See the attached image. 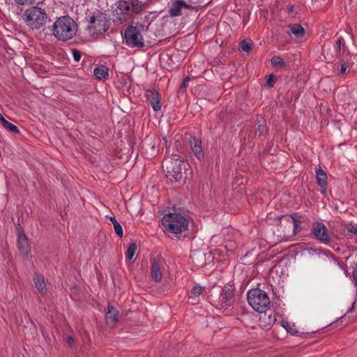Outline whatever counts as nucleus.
<instances>
[{
  "label": "nucleus",
  "mask_w": 357,
  "mask_h": 357,
  "mask_svg": "<svg viewBox=\"0 0 357 357\" xmlns=\"http://www.w3.org/2000/svg\"><path fill=\"white\" fill-rule=\"evenodd\" d=\"M186 166H189L184 159L178 154L165 156L162 164L163 171L171 183H185L188 177Z\"/></svg>",
  "instance_id": "obj_1"
},
{
  "label": "nucleus",
  "mask_w": 357,
  "mask_h": 357,
  "mask_svg": "<svg viewBox=\"0 0 357 357\" xmlns=\"http://www.w3.org/2000/svg\"><path fill=\"white\" fill-rule=\"evenodd\" d=\"M162 224L165 227V231L169 234L170 238L183 239L186 234H183L187 229L188 220L178 213L169 212L163 215Z\"/></svg>",
  "instance_id": "obj_2"
},
{
  "label": "nucleus",
  "mask_w": 357,
  "mask_h": 357,
  "mask_svg": "<svg viewBox=\"0 0 357 357\" xmlns=\"http://www.w3.org/2000/svg\"><path fill=\"white\" fill-rule=\"evenodd\" d=\"M52 36L58 40L66 42L72 39L77 33V25L68 15L59 17L53 24Z\"/></svg>",
  "instance_id": "obj_3"
},
{
  "label": "nucleus",
  "mask_w": 357,
  "mask_h": 357,
  "mask_svg": "<svg viewBox=\"0 0 357 357\" xmlns=\"http://www.w3.org/2000/svg\"><path fill=\"white\" fill-rule=\"evenodd\" d=\"M249 305L257 312H266L271 306L268 294L259 288H252L247 293Z\"/></svg>",
  "instance_id": "obj_4"
},
{
  "label": "nucleus",
  "mask_w": 357,
  "mask_h": 357,
  "mask_svg": "<svg viewBox=\"0 0 357 357\" xmlns=\"http://www.w3.org/2000/svg\"><path fill=\"white\" fill-rule=\"evenodd\" d=\"M86 29L92 34H102L109 29V21L106 14L96 10L86 17Z\"/></svg>",
  "instance_id": "obj_5"
},
{
  "label": "nucleus",
  "mask_w": 357,
  "mask_h": 357,
  "mask_svg": "<svg viewBox=\"0 0 357 357\" xmlns=\"http://www.w3.org/2000/svg\"><path fill=\"white\" fill-rule=\"evenodd\" d=\"M234 289L233 284H226L222 288L218 298L212 294L210 295V303L218 309L227 310L235 301Z\"/></svg>",
  "instance_id": "obj_6"
},
{
  "label": "nucleus",
  "mask_w": 357,
  "mask_h": 357,
  "mask_svg": "<svg viewBox=\"0 0 357 357\" xmlns=\"http://www.w3.org/2000/svg\"><path fill=\"white\" fill-rule=\"evenodd\" d=\"M45 10L38 6H33L25 10L24 20L26 24L32 29H38L43 27L47 20Z\"/></svg>",
  "instance_id": "obj_7"
},
{
  "label": "nucleus",
  "mask_w": 357,
  "mask_h": 357,
  "mask_svg": "<svg viewBox=\"0 0 357 357\" xmlns=\"http://www.w3.org/2000/svg\"><path fill=\"white\" fill-rule=\"evenodd\" d=\"M134 13V3L131 6L126 1H117L112 13V20L114 23L121 24L129 20Z\"/></svg>",
  "instance_id": "obj_8"
},
{
  "label": "nucleus",
  "mask_w": 357,
  "mask_h": 357,
  "mask_svg": "<svg viewBox=\"0 0 357 357\" xmlns=\"http://www.w3.org/2000/svg\"><path fill=\"white\" fill-rule=\"evenodd\" d=\"M312 237L324 245H330L332 239L328 233L326 226L321 221H314L311 227Z\"/></svg>",
  "instance_id": "obj_9"
},
{
  "label": "nucleus",
  "mask_w": 357,
  "mask_h": 357,
  "mask_svg": "<svg viewBox=\"0 0 357 357\" xmlns=\"http://www.w3.org/2000/svg\"><path fill=\"white\" fill-rule=\"evenodd\" d=\"M146 100L151 105L155 112L160 110L162 107L161 98L159 92L155 89L146 90Z\"/></svg>",
  "instance_id": "obj_10"
},
{
  "label": "nucleus",
  "mask_w": 357,
  "mask_h": 357,
  "mask_svg": "<svg viewBox=\"0 0 357 357\" xmlns=\"http://www.w3.org/2000/svg\"><path fill=\"white\" fill-rule=\"evenodd\" d=\"M182 8L191 10L192 6L186 3L183 0H173L169 8L168 13L172 17L180 16L181 15Z\"/></svg>",
  "instance_id": "obj_11"
},
{
  "label": "nucleus",
  "mask_w": 357,
  "mask_h": 357,
  "mask_svg": "<svg viewBox=\"0 0 357 357\" xmlns=\"http://www.w3.org/2000/svg\"><path fill=\"white\" fill-rule=\"evenodd\" d=\"M163 261L158 257H155L151 260V276L153 281L159 282L162 278V268Z\"/></svg>",
  "instance_id": "obj_12"
},
{
  "label": "nucleus",
  "mask_w": 357,
  "mask_h": 357,
  "mask_svg": "<svg viewBox=\"0 0 357 357\" xmlns=\"http://www.w3.org/2000/svg\"><path fill=\"white\" fill-rule=\"evenodd\" d=\"M284 217L287 218V220L288 222H291H291L294 225V229H293L294 235L297 234L298 233H299L301 231L302 227H301V224L302 222H303L304 220H305V218L303 215H301L299 213H294L289 215L281 216L280 218H284Z\"/></svg>",
  "instance_id": "obj_13"
},
{
  "label": "nucleus",
  "mask_w": 357,
  "mask_h": 357,
  "mask_svg": "<svg viewBox=\"0 0 357 357\" xmlns=\"http://www.w3.org/2000/svg\"><path fill=\"white\" fill-rule=\"evenodd\" d=\"M316 179L317 185L321 188L320 192L323 195H326L328 186L327 174L321 168H319L316 170Z\"/></svg>",
  "instance_id": "obj_14"
},
{
  "label": "nucleus",
  "mask_w": 357,
  "mask_h": 357,
  "mask_svg": "<svg viewBox=\"0 0 357 357\" xmlns=\"http://www.w3.org/2000/svg\"><path fill=\"white\" fill-rule=\"evenodd\" d=\"M190 146L192 151L197 157L199 160H201L204 158V153L202 148V142L200 139L197 137H193L190 141Z\"/></svg>",
  "instance_id": "obj_15"
},
{
  "label": "nucleus",
  "mask_w": 357,
  "mask_h": 357,
  "mask_svg": "<svg viewBox=\"0 0 357 357\" xmlns=\"http://www.w3.org/2000/svg\"><path fill=\"white\" fill-rule=\"evenodd\" d=\"M118 315L119 311L117 309L109 303L105 312V320L107 324L112 326H114L118 321Z\"/></svg>",
  "instance_id": "obj_16"
},
{
  "label": "nucleus",
  "mask_w": 357,
  "mask_h": 357,
  "mask_svg": "<svg viewBox=\"0 0 357 357\" xmlns=\"http://www.w3.org/2000/svg\"><path fill=\"white\" fill-rule=\"evenodd\" d=\"M17 246L22 255H27L31 250V247L28 243V239L23 232H20L17 239Z\"/></svg>",
  "instance_id": "obj_17"
},
{
  "label": "nucleus",
  "mask_w": 357,
  "mask_h": 357,
  "mask_svg": "<svg viewBox=\"0 0 357 357\" xmlns=\"http://www.w3.org/2000/svg\"><path fill=\"white\" fill-rule=\"evenodd\" d=\"M33 282L35 287L39 291L41 294H45L47 291L46 283L45 278L43 275L35 273L33 276Z\"/></svg>",
  "instance_id": "obj_18"
},
{
  "label": "nucleus",
  "mask_w": 357,
  "mask_h": 357,
  "mask_svg": "<svg viewBox=\"0 0 357 357\" xmlns=\"http://www.w3.org/2000/svg\"><path fill=\"white\" fill-rule=\"evenodd\" d=\"M206 255L200 250H194L190 255V258L197 266H203L206 264Z\"/></svg>",
  "instance_id": "obj_19"
},
{
  "label": "nucleus",
  "mask_w": 357,
  "mask_h": 357,
  "mask_svg": "<svg viewBox=\"0 0 357 357\" xmlns=\"http://www.w3.org/2000/svg\"><path fill=\"white\" fill-rule=\"evenodd\" d=\"M93 74L98 79H106L109 77L108 68L105 64H100V66L96 67L93 70Z\"/></svg>",
  "instance_id": "obj_20"
},
{
  "label": "nucleus",
  "mask_w": 357,
  "mask_h": 357,
  "mask_svg": "<svg viewBox=\"0 0 357 357\" xmlns=\"http://www.w3.org/2000/svg\"><path fill=\"white\" fill-rule=\"evenodd\" d=\"M135 47L139 48L150 46V43L149 41L146 42V44L145 43L143 35L138 30L137 26H135Z\"/></svg>",
  "instance_id": "obj_21"
},
{
  "label": "nucleus",
  "mask_w": 357,
  "mask_h": 357,
  "mask_svg": "<svg viewBox=\"0 0 357 357\" xmlns=\"http://www.w3.org/2000/svg\"><path fill=\"white\" fill-rule=\"evenodd\" d=\"M336 43L337 45V51H338L337 56L338 58H342V56L344 54H347V55L351 57V56L349 55V50L346 45V43H345L343 38L339 37L337 40Z\"/></svg>",
  "instance_id": "obj_22"
},
{
  "label": "nucleus",
  "mask_w": 357,
  "mask_h": 357,
  "mask_svg": "<svg viewBox=\"0 0 357 357\" xmlns=\"http://www.w3.org/2000/svg\"><path fill=\"white\" fill-rule=\"evenodd\" d=\"M124 40L127 45L134 47V26L130 24L124 32Z\"/></svg>",
  "instance_id": "obj_23"
},
{
  "label": "nucleus",
  "mask_w": 357,
  "mask_h": 357,
  "mask_svg": "<svg viewBox=\"0 0 357 357\" xmlns=\"http://www.w3.org/2000/svg\"><path fill=\"white\" fill-rule=\"evenodd\" d=\"M341 234L345 236L349 235L357 236V225L352 222L345 224L344 228L341 230Z\"/></svg>",
  "instance_id": "obj_24"
},
{
  "label": "nucleus",
  "mask_w": 357,
  "mask_h": 357,
  "mask_svg": "<svg viewBox=\"0 0 357 357\" xmlns=\"http://www.w3.org/2000/svg\"><path fill=\"white\" fill-rule=\"evenodd\" d=\"M282 326L286 329V331L289 333L290 334L293 335H296L299 337L304 336L305 335H308L310 333H304V332H299L298 330L294 328V325L291 326L288 321H282Z\"/></svg>",
  "instance_id": "obj_25"
},
{
  "label": "nucleus",
  "mask_w": 357,
  "mask_h": 357,
  "mask_svg": "<svg viewBox=\"0 0 357 357\" xmlns=\"http://www.w3.org/2000/svg\"><path fill=\"white\" fill-rule=\"evenodd\" d=\"M0 122L2 125V126L9 130L10 132H13V133H19L20 132V130L19 129L17 128V127L16 126H15L14 124L8 122L4 117L0 113Z\"/></svg>",
  "instance_id": "obj_26"
},
{
  "label": "nucleus",
  "mask_w": 357,
  "mask_h": 357,
  "mask_svg": "<svg viewBox=\"0 0 357 357\" xmlns=\"http://www.w3.org/2000/svg\"><path fill=\"white\" fill-rule=\"evenodd\" d=\"M289 27L290 28L291 33L296 38H303L304 36L305 31L304 28L301 24H289Z\"/></svg>",
  "instance_id": "obj_27"
},
{
  "label": "nucleus",
  "mask_w": 357,
  "mask_h": 357,
  "mask_svg": "<svg viewBox=\"0 0 357 357\" xmlns=\"http://www.w3.org/2000/svg\"><path fill=\"white\" fill-rule=\"evenodd\" d=\"M271 63L275 68H285L288 66L287 63L280 56H273L271 59Z\"/></svg>",
  "instance_id": "obj_28"
},
{
  "label": "nucleus",
  "mask_w": 357,
  "mask_h": 357,
  "mask_svg": "<svg viewBox=\"0 0 357 357\" xmlns=\"http://www.w3.org/2000/svg\"><path fill=\"white\" fill-rule=\"evenodd\" d=\"M134 257V243H130V246L126 253V261L128 265V267L130 268V270L132 271V264L133 261H132V258Z\"/></svg>",
  "instance_id": "obj_29"
},
{
  "label": "nucleus",
  "mask_w": 357,
  "mask_h": 357,
  "mask_svg": "<svg viewBox=\"0 0 357 357\" xmlns=\"http://www.w3.org/2000/svg\"><path fill=\"white\" fill-rule=\"evenodd\" d=\"M204 290L205 287H202L199 284H196L188 294V299L196 300V298H198Z\"/></svg>",
  "instance_id": "obj_30"
},
{
  "label": "nucleus",
  "mask_w": 357,
  "mask_h": 357,
  "mask_svg": "<svg viewBox=\"0 0 357 357\" xmlns=\"http://www.w3.org/2000/svg\"><path fill=\"white\" fill-rule=\"evenodd\" d=\"M112 223L113 224L114 231L118 236L121 238L123 236V229L120 223L117 221L114 216H111L109 218Z\"/></svg>",
  "instance_id": "obj_31"
},
{
  "label": "nucleus",
  "mask_w": 357,
  "mask_h": 357,
  "mask_svg": "<svg viewBox=\"0 0 357 357\" xmlns=\"http://www.w3.org/2000/svg\"><path fill=\"white\" fill-rule=\"evenodd\" d=\"M268 129L267 128L266 123L264 121L263 123H261L258 126L256 133L259 135V137L266 136L268 134Z\"/></svg>",
  "instance_id": "obj_32"
},
{
  "label": "nucleus",
  "mask_w": 357,
  "mask_h": 357,
  "mask_svg": "<svg viewBox=\"0 0 357 357\" xmlns=\"http://www.w3.org/2000/svg\"><path fill=\"white\" fill-rule=\"evenodd\" d=\"M252 43L246 40H243L240 43V47L242 51L250 52L252 50Z\"/></svg>",
  "instance_id": "obj_33"
},
{
  "label": "nucleus",
  "mask_w": 357,
  "mask_h": 357,
  "mask_svg": "<svg viewBox=\"0 0 357 357\" xmlns=\"http://www.w3.org/2000/svg\"><path fill=\"white\" fill-rule=\"evenodd\" d=\"M148 6V3H143L142 1L135 0V14L142 11Z\"/></svg>",
  "instance_id": "obj_34"
},
{
  "label": "nucleus",
  "mask_w": 357,
  "mask_h": 357,
  "mask_svg": "<svg viewBox=\"0 0 357 357\" xmlns=\"http://www.w3.org/2000/svg\"><path fill=\"white\" fill-rule=\"evenodd\" d=\"M339 59L340 61V64H341V68H340L339 74L340 75H343L346 74V71H347V69L349 66H348L347 61H344V59L342 57L339 58Z\"/></svg>",
  "instance_id": "obj_35"
},
{
  "label": "nucleus",
  "mask_w": 357,
  "mask_h": 357,
  "mask_svg": "<svg viewBox=\"0 0 357 357\" xmlns=\"http://www.w3.org/2000/svg\"><path fill=\"white\" fill-rule=\"evenodd\" d=\"M275 80H276V77L274 75H273V74L269 75L268 77L266 80V86L269 88L273 87V84L275 83Z\"/></svg>",
  "instance_id": "obj_36"
},
{
  "label": "nucleus",
  "mask_w": 357,
  "mask_h": 357,
  "mask_svg": "<svg viewBox=\"0 0 357 357\" xmlns=\"http://www.w3.org/2000/svg\"><path fill=\"white\" fill-rule=\"evenodd\" d=\"M190 81V76H186L184 79L183 80V82L180 86L181 90L182 92H185L186 91L187 87L188 86V83Z\"/></svg>",
  "instance_id": "obj_37"
},
{
  "label": "nucleus",
  "mask_w": 357,
  "mask_h": 357,
  "mask_svg": "<svg viewBox=\"0 0 357 357\" xmlns=\"http://www.w3.org/2000/svg\"><path fill=\"white\" fill-rule=\"evenodd\" d=\"M72 53H73V56L74 60L75 61H79L82 56L81 52L76 49H73L72 51Z\"/></svg>",
  "instance_id": "obj_38"
},
{
  "label": "nucleus",
  "mask_w": 357,
  "mask_h": 357,
  "mask_svg": "<svg viewBox=\"0 0 357 357\" xmlns=\"http://www.w3.org/2000/svg\"><path fill=\"white\" fill-rule=\"evenodd\" d=\"M15 1L18 4L28 5V4L33 3L35 0H15Z\"/></svg>",
  "instance_id": "obj_39"
},
{
  "label": "nucleus",
  "mask_w": 357,
  "mask_h": 357,
  "mask_svg": "<svg viewBox=\"0 0 357 357\" xmlns=\"http://www.w3.org/2000/svg\"><path fill=\"white\" fill-rule=\"evenodd\" d=\"M66 342H67L68 345L69 347H74V346H75V340H74V338H73L72 336H70V335H69V336L67 337V339H66Z\"/></svg>",
  "instance_id": "obj_40"
},
{
  "label": "nucleus",
  "mask_w": 357,
  "mask_h": 357,
  "mask_svg": "<svg viewBox=\"0 0 357 357\" xmlns=\"http://www.w3.org/2000/svg\"><path fill=\"white\" fill-rule=\"evenodd\" d=\"M294 10V6L293 5H289L287 6V11L289 13H293Z\"/></svg>",
  "instance_id": "obj_41"
},
{
  "label": "nucleus",
  "mask_w": 357,
  "mask_h": 357,
  "mask_svg": "<svg viewBox=\"0 0 357 357\" xmlns=\"http://www.w3.org/2000/svg\"><path fill=\"white\" fill-rule=\"evenodd\" d=\"M354 278L356 280V284H357V271H354L353 273Z\"/></svg>",
  "instance_id": "obj_42"
},
{
  "label": "nucleus",
  "mask_w": 357,
  "mask_h": 357,
  "mask_svg": "<svg viewBox=\"0 0 357 357\" xmlns=\"http://www.w3.org/2000/svg\"><path fill=\"white\" fill-rule=\"evenodd\" d=\"M163 141H164V143H165L166 147L167 148V142H168V141H167V138L166 137L163 138Z\"/></svg>",
  "instance_id": "obj_43"
},
{
  "label": "nucleus",
  "mask_w": 357,
  "mask_h": 357,
  "mask_svg": "<svg viewBox=\"0 0 357 357\" xmlns=\"http://www.w3.org/2000/svg\"><path fill=\"white\" fill-rule=\"evenodd\" d=\"M354 271H357V270H355Z\"/></svg>",
  "instance_id": "obj_44"
}]
</instances>
